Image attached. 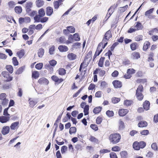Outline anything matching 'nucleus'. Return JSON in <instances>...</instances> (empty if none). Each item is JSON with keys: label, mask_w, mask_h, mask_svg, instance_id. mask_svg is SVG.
I'll list each match as a JSON object with an SVG mask.
<instances>
[{"label": "nucleus", "mask_w": 158, "mask_h": 158, "mask_svg": "<svg viewBox=\"0 0 158 158\" xmlns=\"http://www.w3.org/2000/svg\"><path fill=\"white\" fill-rule=\"evenodd\" d=\"M121 138L119 134L115 133L110 135L109 137V139L110 142L113 144H116L119 141Z\"/></svg>", "instance_id": "nucleus-1"}, {"label": "nucleus", "mask_w": 158, "mask_h": 158, "mask_svg": "<svg viewBox=\"0 0 158 158\" xmlns=\"http://www.w3.org/2000/svg\"><path fill=\"white\" fill-rule=\"evenodd\" d=\"M143 86L142 85H139L136 92V98L139 100H142L143 98V95L142 93L143 92Z\"/></svg>", "instance_id": "nucleus-2"}, {"label": "nucleus", "mask_w": 158, "mask_h": 158, "mask_svg": "<svg viewBox=\"0 0 158 158\" xmlns=\"http://www.w3.org/2000/svg\"><path fill=\"white\" fill-rule=\"evenodd\" d=\"M1 74L2 76L5 79V81H10L12 80L13 77L10 76L9 73L6 71H3L2 72Z\"/></svg>", "instance_id": "nucleus-3"}, {"label": "nucleus", "mask_w": 158, "mask_h": 158, "mask_svg": "<svg viewBox=\"0 0 158 158\" xmlns=\"http://www.w3.org/2000/svg\"><path fill=\"white\" fill-rule=\"evenodd\" d=\"M112 37V34H111V31L109 30L107 31L104 35V38H103L102 41L104 43L109 40V39Z\"/></svg>", "instance_id": "nucleus-4"}, {"label": "nucleus", "mask_w": 158, "mask_h": 158, "mask_svg": "<svg viewBox=\"0 0 158 158\" xmlns=\"http://www.w3.org/2000/svg\"><path fill=\"white\" fill-rule=\"evenodd\" d=\"M33 3L32 2H28L25 4V7L26 9V11L28 12L31 11V8L32 6Z\"/></svg>", "instance_id": "nucleus-5"}, {"label": "nucleus", "mask_w": 158, "mask_h": 158, "mask_svg": "<svg viewBox=\"0 0 158 158\" xmlns=\"http://www.w3.org/2000/svg\"><path fill=\"white\" fill-rule=\"evenodd\" d=\"M10 131L9 127L4 126L2 128V132L3 135H6L9 133Z\"/></svg>", "instance_id": "nucleus-6"}, {"label": "nucleus", "mask_w": 158, "mask_h": 158, "mask_svg": "<svg viewBox=\"0 0 158 158\" xmlns=\"http://www.w3.org/2000/svg\"><path fill=\"white\" fill-rule=\"evenodd\" d=\"M128 110L126 109H121L118 111L119 115L121 116H123L125 115L128 112Z\"/></svg>", "instance_id": "nucleus-7"}, {"label": "nucleus", "mask_w": 158, "mask_h": 158, "mask_svg": "<svg viewBox=\"0 0 158 158\" xmlns=\"http://www.w3.org/2000/svg\"><path fill=\"white\" fill-rule=\"evenodd\" d=\"M113 84L115 88H120L122 86L121 82L118 80H116L114 81Z\"/></svg>", "instance_id": "nucleus-8"}, {"label": "nucleus", "mask_w": 158, "mask_h": 158, "mask_svg": "<svg viewBox=\"0 0 158 158\" xmlns=\"http://www.w3.org/2000/svg\"><path fill=\"white\" fill-rule=\"evenodd\" d=\"M38 82L40 84L45 85H48L49 82L48 80L44 77H42L39 79Z\"/></svg>", "instance_id": "nucleus-9"}, {"label": "nucleus", "mask_w": 158, "mask_h": 158, "mask_svg": "<svg viewBox=\"0 0 158 158\" xmlns=\"http://www.w3.org/2000/svg\"><path fill=\"white\" fill-rule=\"evenodd\" d=\"M53 12V9L50 6H48L46 8V13L48 16H51Z\"/></svg>", "instance_id": "nucleus-10"}, {"label": "nucleus", "mask_w": 158, "mask_h": 158, "mask_svg": "<svg viewBox=\"0 0 158 158\" xmlns=\"http://www.w3.org/2000/svg\"><path fill=\"white\" fill-rule=\"evenodd\" d=\"M51 78L53 81L58 83L61 82L63 81L62 78L59 79L57 76L54 75L52 76Z\"/></svg>", "instance_id": "nucleus-11"}, {"label": "nucleus", "mask_w": 158, "mask_h": 158, "mask_svg": "<svg viewBox=\"0 0 158 158\" xmlns=\"http://www.w3.org/2000/svg\"><path fill=\"white\" fill-rule=\"evenodd\" d=\"M150 105V103L148 101H145L143 104V109L146 110H148L149 109Z\"/></svg>", "instance_id": "nucleus-12"}, {"label": "nucleus", "mask_w": 158, "mask_h": 158, "mask_svg": "<svg viewBox=\"0 0 158 158\" xmlns=\"http://www.w3.org/2000/svg\"><path fill=\"white\" fill-rule=\"evenodd\" d=\"M113 8V7L112 6H111L109 9L108 10V12L106 16L105 17V19H106V20H107L111 15L114 12L113 10H112V9Z\"/></svg>", "instance_id": "nucleus-13"}, {"label": "nucleus", "mask_w": 158, "mask_h": 158, "mask_svg": "<svg viewBox=\"0 0 158 158\" xmlns=\"http://www.w3.org/2000/svg\"><path fill=\"white\" fill-rule=\"evenodd\" d=\"M58 48L60 51L61 52H66L68 50V48L66 46L64 45L59 46Z\"/></svg>", "instance_id": "nucleus-14"}, {"label": "nucleus", "mask_w": 158, "mask_h": 158, "mask_svg": "<svg viewBox=\"0 0 158 158\" xmlns=\"http://www.w3.org/2000/svg\"><path fill=\"white\" fill-rule=\"evenodd\" d=\"M19 122H16L13 123L11 125L10 127L12 130H15L19 127Z\"/></svg>", "instance_id": "nucleus-15"}, {"label": "nucleus", "mask_w": 158, "mask_h": 158, "mask_svg": "<svg viewBox=\"0 0 158 158\" xmlns=\"http://www.w3.org/2000/svg\"><path fill=\"white\" fill-rule=\"evenodd\" d=\"M10 119L9 117H6L5 116L0 117V122L2 123H5L8 121Z\"/></svg>", "instance_id": "nucleus-16"}, {"label": "nucleus", "mask_w": 158, "mask_h": 158, "mask_svg": "<svg viewBox=\"0 0 158 158\" xmlns=\"http://www.w3.org/2000/svg\"><path fill=\"white\" fill-rule=\"evenodd\" d=\"M140 57V54L139 52H134L132 54L131 57L133 59H137Z\"/></svg>", "instance_id": "nucleus-17"}, {"label": "nucleus", "mask_w": 158, "mask_h": 158, "mask_svg": "<svg viewBox=\"0 0 158 158\" xmlns=\"http://www.w3.org/2000/svg\"><path fill=\"white\" fill-rule=\"evenodd\" d=\"M56 41L60 44H65L66 42V39L64 36H61L56 39Z\"/></svg>", "instance_id": "nucleus-18"}, {"label": "nucleus", "mask_w": 158, "mask_h": 158, "mask_svg": "<svg viewBox=\"0 0 158 158\" xmlns=\"http://www.w3.org/2000/svg\"><path fill=\"white\" fill-rule=\"evenodd\" d=\"M36 6L38 7H40L43 6L44 2L42 0H38L35 2Z\"/></svg>", "instance_id": "nucleus-19"}, {"label": "nucleus", "mask_w": 158, "mask_h": 158, "mask_svg": "<svg viewBox=\"0 0 158 158\" xmlns=\"http://www.w3.org/2000/svg\"><path fill=\"white\" fill-rule=\"evenodd\" d=\"M148 125L147 122L144 121H141L138 124V125L140 127H146Z\"/></svg>", "instance_id": "nucleus-20"}, {"label": "nucleus", "mask_w": 158, "mask_h": 158, "mask_svg": "<svg viewBox=\"0 0 158 158\" xmlns=\"http://www.w3.org/2000/svg\"><path fill=\"white\" fill-rule=\"evenodd\" d=\"M91 56L90 54L89 55H88L87 56H85L83 62H84V63H86L87 64H89L91 60Z\"/></svg>", "instance_id": "nucleus-21"}, {"label": "nucleus", "mask_w": 158, "mask_h": 158, "mask_svg": "<svg viewBox=\"0 0 158 158\" xmlns=\"http://www.w3.org/2000/svg\"><path fill=\"white\" fill-rule=\"evenodd\" d=\"M103 43L102 42L99 44L96 51L98 52H101L102 51Z\"/></svg>", "instance_id": "nucleus-22"}, {"label": "nucleus", "mask_w": 158, "mask_h": 158, "mask_svg": "<svg viewBox=\"0 0 158 158\" xmlns=\"http://www.w3.org/2000/svg\"><path fill=\"white\" fill-rule=\"evenodd\" d=\"M76 56L75 54L73 53H70L68 54L67 57L69 60H73L76 59Z\"/></svg>", "instance_id": "nucleus-23"}, {"label": "nucleus", "mask_w": 158, "mask_h": 158, "mask_svg": "<svg viewBox=\"0 0 158 158\" xmlns=\"http://www.w3.org/2000/svg\"><path fill=\"white\" fill-rule=\"evenodd\" d=\"M42 16H40L39 15H36L34 18V19L35 20V22H41V19Z\"/></svg>", "instance_id": "nucleus-24"}, {"label": "nucleus", "mask_w": 158, "mask_h": 158, "mask_svg": "<svg viewBox=\"0 0 158 158\" xmlns=\"http://www.w3.org/2000/svg\"><path fill=\"white\" fill-rule=\"evenodd\" d=\"M135 27L136 28L137 30H139L142 29L143 27L140 23L137 22L136 25L135 26Z\"/></svg>", "instance_id": "nucleus-25"}, {"label": "nucleus", "mask_w": 158, "mask_h": 158, "mask_svg": "<svg viewBox=\"0 0 158 158\" xmlns=\"http://www.w3.org/2000/svg\"><path fill=\"white\" fill-rule=\"evenodd\" d=\"M118 126L120 130H122L125 127L124 123L121 120H120L119 121Z\"/></svg>", "instance_id": "nucleus-26"}, {"label": "nucleus", "mask_w": 158, "mask_h": 158, "mask_svg": "<svg viewBox=\"0 0 158 158\" xmlns=\"http://www.w3.org/2000/svg\"><path fill=\"white\" fill-rule=\"evenodd\" d=\"M150 45V43L149 42L146 41L145 42L143 47V50L144 51H146Z\"/></svg>", "instance_id": "nucleus-27"}, {"label": "nucleus", "mask_w": 158, "mask_h": 158, "mask_svg": "<svg viewBox=\"0 0 158 158\" xmlns=\"http://www.w3.org/2000/svg\"><path fill=\"white\" fill-rule=\"evenodd\" d=\"M102 108L100 106L97 107L94 109L93 112L95 114H98L101 111Z\"/></svg>", "instance_id": "nucleus-28"}, {"label": "nucleus", "mask_w": 158, "mask_h": 158, "mask_svg": "<svg viewBox=\"0 0 158 158\" xmlns=\"http://www.w3.org/2000/svg\"><path fill=\"white\" fill-rule=\"evenodd\" d=\"M29 101L30 106L31 107H33L37 103V101H34L31 99V98L29 99Z\"/></svg>", "instance_id": "nucleus-29"}, {"label": "nucleus", "mask_w": 158, "mask_h": 158, "mask_svg": "<svg viewBox=\"0 0 158 158\" xmlns=\"http://www.w3.org/2000/svg\"><path fill=\"white\" fill-rule=\"evenodd\" d=\"M15 10L17 13L20 14L22 12V9L21 6H17L15 7Z\"/></svg>", "instance_id": "nucleus-30"}, {"label": "nucleus", "mask_w": 158, "mask_h": 158, "mask_svg": "<svg viewBox=\"0 0 158 158\" xmlns=\"http://www.w3.org/2000/svg\"><path fill=\"white\" fill-rule=\"evenodd\" d=\"M38 15L40 16H42V17H44L45 14V12L44 11V10L42 8L39 9L38 11Z\"/></svg>", "instance_id": "nucleus-31"}, {"label": "nucleus", "mask_w": 158, "mask_h": 158, "mask_svg": "<svg viewBox=\"0 0 158 158\" xmlns=\"http://www.w3.org/2000/svg\"><path fill=\"white\" fill-rule=\"evenodd\" d=\"M44 53V50L43 48L40 49L38 52V55L39 57H42Z\"/></svg>", "instance_id": "nucleus-32"}, {"label": "nucleus", "mask_w": 158, "mask_h": 158, "mask_svg": "<svg viewBox=\"0 0 158 158\" xmlns=\"http://www.w3.org/2000/svg\"><path fill=\"white\" fill-rule=\"evenodd\" d=\"M133 148L134 149L137 150H139V143L135 142L133 144Z\"/></svg>", "instance_id": "nucleus-33"}, {"label": "nucleus", "mask_w": 158, "mask_h": 158, "mask_svg": "<svg viewBox=\"0 0 158 158\" xmlns=\"http://www.w3.org/2000/svg\"><path fill=\"white\" fill-rule=\"evenodd\" d=\"M17 54L18 55L19 58H22L25 54L24 51L23 50H21L18 52Z\"/></svg>", "instance_id": "nucleus-34"}, {"label": "nucleus", "mask_w": 158, "mask_h": 158, "mask_svg": "<svg viewBox=\"0 0 158 158\" xmlns=\"http://www.w3.org/2000/svg\"><path fill=\"white\" fill-rule=\"evenodd\" d=\"M89 106L85 105L84 108V115H86L89 114Z\"/></svg>", "instance_id": "nucleus-35"}, {"label": "nucleus", "mask_w": 158, "mask_h": 158, "mask_svg": "<svg viewBox=\"0 0 158 158\" xmlns=\"http://www.w3.org/2000/svg\"><path fill=\"white\" fill-rule=\"evenodd\" d=\"M6 69L9 72L12 73L13 72V69L12 66L10 65H7L6 66Z\"/></svg>", "instance_id": "nucleus-36"}, {"label": "nucleus", "mask_w": 158, "mask_h": 158, "mask_svg": "<svg viewBox=\"0 0 158 158\" xmlns=\"http://www.w3.org/2000/svg\"><path fill=\"white\" fill-rule=\"evenodd\" d=\"M105 58L104 57H101L98 63V65L99 67H102L103 66V61Z\"/></svg>", "instance_id": "nucleus-37"}, {"label": "nucleus", "mask_w": 158, "mask_h": 158, "mask_svg": "<svg viewBox=\"0 0 158 158\" xmlns=\"http://www.w3.org/2000/svg\"><path fill=\"white\" fill-rule=\"evenodd\" d=\"M154 10V8H152V9H150L149 10H148L145 13V15L146 16H148L149 18H150L149 16V15H150V14H152V12Z\"/></svg>", "instance_id": "nucleus-38"}, {"label": "nucleus", "mask_w": 158, "mask_h": 158, "mask_svg": "<svg viewBox=\"0 0 158 158\" xmlns=\"http://www.w3.org/2000/svg\"><path fill=\"white\" fill-rule=\"evenodd\" d=\"M16 4L13 1H10L8 2V5L9 8H13L15 5Z\"/></svg>", "instance_id": "nucleus-39"}, {"label": "nucleus", "mask_w": 158, "mask_h": 158, "mask_svg": "<svg viewBox=\"0 0 158 158\" xmlns=\"http://www.w3.org/2000/svg\"><path fill=\"white\" fill-rule=\"evenodd\" d=\"M89 140L92 142L97 143L98 142V140L94 137L91 136L90 137Z\"/></svg>", "instance_id": "nucleus-40"}, {"label": "nucleus", "mask_w": 158, "mask_h": 158, "mask_svg": "<svg viewBox=\"0 0 158 158\" xmlns=\"http://www.w3.org/2000/svg\"><path fill=\"white\" fill-rule=\"evenodd\" d=\"M60 2L58 1H56L54 2L53 5L55 9H57L59 8Z\"/></svg>", "instance_id": "nucleus-41"}, {"label": "nucleus", "mask_w": 158, "mask_h": 158, "mask_svg": "<svg viewBox=\"0 0 158 158\" xmlns=\"http://www.w3.org/2000/svg\"><path fill=\"white\" fill-rule=\"evenodd\" d=\"M76 131V128L75 127H71L69 130V133L71 135L75 133Z\"/></svg>", "instance_id": "nucleus-42"}, {"label": "nucleus", "mask_w": 158, "mask_h": 158, "mask_svg": "<svg viewBox=\"0 0 158 158\" xmlns=\"http://www.w3.org/2000/svg\"><path fill=\"white\" fill-rule=\"evenodd\" d=\"M73 39L74 40L76 41H79L80 40V38L79 35L77 33H75L73 35Z\"/></svg>", "instance_id": "nucleus-43"}, {"label": "nucleus", "mask_w": 158, "mask_h": 158, "mask_svg": "<svg viewBox=\"0 0 158 158\" xmlns=\"http://www.w3.org/2000/svg\"><path fill=\"white\" fill-rule=\"evenodd\" d=\"M24 69V67H22L19 68L16 71L15 73L16 74H21L23 72Z\"/></svg>", "instance_id": "nucleus-44"}, {"label": "nucleus", "mask_w": 158, "mask_h": 158, "mask_svg": "<svg viewBox=\"0 0 158 158\" xmlns=\"http://www.w3.org/2000/svg\"><path fill=\"white\" fill-rule=\"evenodd\" d=\"M46 69H48L50 71V73H52L53 70V68L51 67L49 64H46L45 66Z\"/></svg>", "instance_id": "nucleus-45"}, {"label": "nucleus", "mask_w": 158, "mask_h": 158, "mask_svg": "<svg viewBox=\"0 0 158 158\" xmlns=\"http://www.w3.org/2000/svg\"><path fill=\"white\" fill-rule=\"evenodd\" d=\"M67 29H68L69 32L74 33L75 31V28L73 27L69 26L67 27Z\"/></svg>", "instance_id": "nucleus-46"}, {"label": "nucleus", "mask_w": 158, "mask_h": 158, "mask_svg": "<svg viewBox=\"0 0 158 158\" xmlns=\"http://www.w3.org/2000/svg\"><path fill=\"white\" fill-rule=\"evenodd\" d=\"M66 73L65 70L63 68L60 69L59 70V75H64Z\"/></svg>", "instance_id": "nucleus-47"}, {"label": "nucleus", "mask_w": 158, "mask_h": 158, "mask_svg": "<svg viewBox=\"0 0 158 158\" xmlns=\"http://www.w3.org/2000/svg\"><path fill=\"white\" fill-rule=\"evenodd\" d=\"M106 115L109 117H111L114 115V112L113 111L107 110L106 113Z\"/></svg>", "instance_id": "nucleus-48"}, {"label": "nucleus", "mask_w": 158, "mask_h": 158, "mask_svg": "<svg viewBox=\"0 0 158 158\" xmlns=\"http://www.w3.org/2000/svg\"><path fill=\"white\" fill-rule=\"evenodd\" d=\"M39 73L37 71L34 72L32 73V77L36 79L39 77Z\"/></svg>", "instance_id": "nucleus-49"}, {"label": "nucleus", "mask_w": 158, "mask_h": 158, "mask_svg": "<svg viewBox=\"0 0 158 158\" xmlns=\"http://www.w3.org/2000/svg\"><path fill=\"white\" fill-rule=\"evenodd\" d=\"M120 155L123 158H126L127 156V152L125 151H122L120 153Z\"/></svg>", "instance_id": "nucleus-50"}, {"label": "nucleus", "mask_w": 158, "mask_h": 158, "mask_svg": "<svg viewBox=\"0 0 158 158\" xmlns=\"http://www.w3.org/2000/svg\"><path fill=\"white\" fill-rule=\"evenodd\" d=\"M123 64L125 65H128L131 64L130 60L127 59H125L123 61Z\"/></svg>", "instance_id": "nucleus-51"}, {"label": "nucleus", "mask_w": 158, "mask_h": 158, "mask_svg": "<svg viewBox=\"0 0 158 158\" xmlns=\"http://www.w3.org/2000/svg\"><path fill=\"white\" fill-rule=\"evenodd\" d=\"M43 66V64L42 63H39L35 65V68L38 70H40L41 69Z\"/></svg>", "instance_id": "nucleus-52"}, {"label": "nucleus", "mask_w": 158, "mask_h": 158, "mask_svg": "<svg viewBox=\"0 0 158 158\" xmlns=\"http://www.w3.org/2000/svg\"><path fill=\"white\" fill-rule=\"evenodd\" d=\"M120 101L119 98L113 97L112 99V102L114 103H116Z\"/></svg>", "instance_id": "nucleus-53"}, {"label": "nucleus", "mask_w": 158, "mask_h": 158, "mask_svg": "<svg viewBox=\"0 0 158 158\" xmlns=\"http://www.w3.org/2000/svg\"><path fill=\"white\" fill-rule=\"evenodd\" d=\"M139 149L143 148L146 146V143L143 141H141L139 143Z\"/></svg>", "instance_id": "nucleus-54"}, {"label": "nucleus", "mask_w": 158, "mask_h": 158, "mask_svg": "<svg viewBox=\"0 0 158 158\" xmlns=\"http://www.w3.org/2000/svg\"><path fill=\"white\" fill-rule=\"evenodd\" d=\"M107 84L106 82L104 81H102L101 83V88L103 89L106 87Z\"/></svg>", "instance_id": "nucleus-55"}, {"label": "nucleus", "mask_w": 158, "mask_h": 158, "mask_svg": "<svg viewBox=\"0 0 158 158\" xmlns=\"http://www.w3.org/2000/svg\"><path fill=\"white\" fill-rule=\"evenodd\" d=\"M132 101L130 100H126L124 101V104L127 106H129L132 104Z\"/></svg>", "instance_id": "nucleus-56"}, {"label": "nucleus", "mask_w": 158, "mask_h": 158, "mask_svg": "<svg viewBox=\"0 0 158 158\" xmlns=\"http://www.w3.org/2000/svg\"><path fill=\"white\" fill-rule=\"evenodd\" d=\"M81 45V44L80 43L77 42L75 44H74L72 46L73 48H79Z\"/></svg>", "instance_id": "nucleus-57"}, {"label": "nucleus", "mask_w": 158, "mask_h": 158, "mask_svg": "<svg viewBox=\"0 0 158 158\" xmlns=\"http://www.w3.org/2000/svg\"><path fill=\"white\" fill-rule=\"evenodd\" d=\"M135 73V70L133 69H128L127 70V73L128 74H130L131 75V74L134 73Z\"/></svg>", "instance_id": "nucleus-58"}, {"label": "nucleus", "mask_w": 158, "mask_h": 158, "mask_svg": "<svg viewBox=\"0 0 158 158\" xmlns=\"http://www.w3.org/2000/svg\"><path fill=\"white\" fill-rule=\"evenodd\" d=\"M55 51V46H52L49 49V52L51 55L53 54V52Z\"/></svg>", "instance_id": "nucleus-59"}, {"label": "nucleus", "mask_w": 158, "mask_h": 158, "mask_svg": "<svg viewBox=\"0 0 158 158\" xmlns=\"http://www.w3.org/2000/svg\"><path fill=\"white\" fill-rule=\"evenodd\" d=\"M67 147L66 146H63L61 147V152L62 154H64L65 153L66 151H67Z\"/></svg>", "instance_id": "nucleus-60"}, {"label": "nucleus", "mask_w": 158, "mask_h": 158, "mask_svg": "<svg viewBox=\"0 0 158 158\" xmlns=\"http://www.w3.org/2000/svg\"><path fill=\"white\" fill-rule=\"evenodd\" d=\"M143 36L141 35H139L135 38L136 41H139L142 40Z\"/></svg>", "instance_id": "nucleus-61"}, {"label": "nucleus", "mask_w": 158, "mask_h": 158, "mask_svg": "<svg viewBox=\"0 0 158 158\" xmlns=\"http://www.w3.org/2000/svg\"><path fill=\"white\" fill-rule=\"evenodd\" d=\"M152 148L154 150H157V144L156 143H153L151 145Z\"/></svg>", "instance_id": "nucleus-62"}, {"label": "nucleus", "mask_w": 158, "mask_h": 158, "mask_svg": "<svg viewBox=\"0 0 158 158\" xmlns=\"http://www.w3.org/2000/svg\"><path fill=\"white\" fill-rule=\"evenodd\" d=\"M50 66H54L56 64V61L54 60H52L49 61Z\"/></svg>", "instance_id": "nucleus-63"}, {"label": "nucleus", "mask_w": 158, "mask_h": 158, "mask_svg": "<svg viewBox=\"0 0 158 158\" xmlns=\"http://www.w3.org/2000/svg\"><path fill=\"white\" fill-rule=\"evenodd\" d=\"M110 158H118L116 153L114 152H112L110 154Z\"/></svg>", "instance_id": "nucleus-64"}]
</instances>
